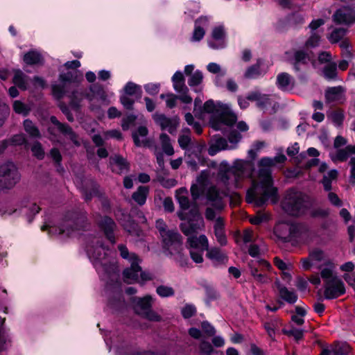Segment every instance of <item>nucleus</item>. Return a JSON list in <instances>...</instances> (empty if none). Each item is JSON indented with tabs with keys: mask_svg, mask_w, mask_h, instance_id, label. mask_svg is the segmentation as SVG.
I'll list each match as a JSON object with an SVG mask.
<instances>
[{
	"mask_svg": "<svg viewBox=\"0 0 355 355\" xmlns=\"http://www.w3.org/2000/svg\"><path fill=\"white\" fill-rule=\"evenodd\" d=\"M120 101L121 104L124 106V107L126 108L127 110H131L133 109L135 101L130 98L127 95L121 96L120 98Z\"/></svg>",
	"mask_w": 355,
	"mask_h": 355,
	"instance_id": "nucleus-63",
	"label": "nucleus"
},
{
	"mask_svg": "<svg viewBox=\"0 0 355 355\" xmlns=\"http://www.w3.org/2000/svg\"><path fill=\"white\" fill-rule=\"evenodd\" d=\"M286 159L284 155H279L273 158L263 157L259 162L257 178L252 182V186L246 193V201L254 202L257 207L263 206L270 199L272 203L278 200L277 189L273 187L271 168L278 164H283Z\"/></svg>",
	"mask_w": 355,
	"mask_h": 355,
	"instance_id": "nucleus-1",
	"label": "nucleus"
},
{
	"mask_svg": "<svg viewBox=\"0 0 355 355\" xmlns=\"http://www.w3.org/2000/svg\"><path fill=\"white\" fill-rule=\"evenodd\" d=\"M329 117L334 124L340 126L343 123L344 114L341 110H335L331 112V114L329 115Z\"/></svg>",
	"mask_w": 355,
	"mask_h": 355,
	"instance_id": "nucleus-54",
	"label": "nucleus"
},
{
	"mask_svg": "<svg viewBox=\"0 0 355 355\" xmlns=\"http://www.w3.org/2000/svg\"><path fill=\"white\" fill-rule=\"evenodd\" d=\"M278 288L280 297L286 302L293 304L297 301V295L294 291H289L285 286H279Z\"/></svg>",
	"mask_w": 355,
	"mask_h": 355,
	"instance_id": "nucleus-33",
	"label": "nucleus"
},
{
	"mask_svg": "<svg viewBox=\"0 0 355 355\" xmlns=\"http://www.w3.org/2000/svg\"><path fill=\"white\" fill-rule=\"evenodd\" d=\"M253 169L252 162L238 159L232 166L222 164L218 178L226 187H238L239 180L250 175Z\"/></svg>",
	"mask_w": 355,
	"mask_h": 355,
	"instance_id": "nucleus-2",
	"label": "nucleus"
},
{
	"mask_svg": "<svg viewBox=\"0 0 355 355\" xmlns=\"http://www.w3.org/2000/svg\"><path fill=\"white\" fill-rule=\"evenodd\" d=\"M23 126L25 132L29 135L30 137L34 139H40L42 137V135L39 128L31 120H24Z\"/></svg>",
	"mask_w": 355,
	"mask_h": 355,
	"instance_id": "nucleus-27",
	"label": "nucleus"
},
{
	"mask_svg": "<svg viewBox=\"0 0 355 355\" xmlns=\"http://www.w3.org/2000/svg\"><path fill=\"white\" fill-rule=\"evenodd\" d=\"M159 84L148 83L144 85V89L150 95H156L159 91Z\"/></svg>",
	"mask_w": 355,
	"mask_h": 355,
	"instance_id": "nucleus-62",
	"label": "nucleus"
},
{
	"mask_svg": "<svg viewBox=\"0 0 355 355\" xmlns=\"http://www.w3.org/2000/svg\"><path fill=\"white\" fill-rule=\"evenodd\" d=\"M50 121L56 126L58 130L64 137L70 139L75 146H80L78 135L73 130L71 126L67 123L60 122L55 116L50 117Z\"/></svg>",
	"mask_w": 355,
	"mask_h": 355,
	"instance_id": "nucleus-13",
	"label": "nucleus"
},
{
	"mask_svg": "<svg viewBox=\"0 0 355 355\" xmlns=\"http://www.w3.org/2000/svg\"><path fill=\"white\" fill-rule=\"evenodd\" d=\"M196 313V309L193 305L187 304L182 309V315L184 318H189Z\"/></svg>",
	"mask_w": 355,
	"mask_h": 355,
	"instance_id": "nucleus-60",
	"label": "nucleus"
},
{
	"mask_svg": "<svg viewBox=\"0 0 355 355\" xmlns=\"http://www.w3.org/2000/svg\"><path fill=\"white\" fill-rule=\"evenodd\" d=\"M187 244L189 248L201 249V251L208 250V239L204 234L198 237L196 234L187 237Z\"/></svg>",
	"mask_w": 355,
	"mask_h": 355,
	"instance_id": "nucleus-20",
	"label": "nucleus"
},
{
	"mask_svg": "<svg viewBox=\"0 0 355 355\" xmlns=\"http://www.w3.org/2000/svg\"><path fill=\"white\" fill-rule=\"evenodd\" d=\"M205 33V30L202 27L196 25V27L194 28L193 35L191 37V40L193 42H198V41L201 40L203 38Z\"/></svg>",
	"mask_w": 355,
	"mask_h": 355,
	"instance_id": "nucleus-61",
	"label": "nucleus"
},
{
	"mask_svg": "<svg viewBox=\"0 0 355 355\" xmlns=\"http://www.w3.org/2000/svg\"><path fill=\"white\" fill-rule=\"evenodd\" d=\"M318 268L321 270V277L324 279L325 284L336 279L337 277L333 275V266L329 261H324Z\"/></svg>",
	"mask_w": 355,
	"mask_h": 355,
	"instance_id": "nucleus-26",
	"label": "nucleus"
},
{
	"mask_svg": "<svg viewBox=\"0 0 355 355\" xmlns=\"http://www.w3.org/2000/svg\"><path fill=\"white\" fill-rule=\"evenodd\" d=\"M159 139L164 153L169 156L173 155L174 154V149L171 144L169 137L166 133H162L159 136Z\"/></svg>",
	"mask_w": 355,
	"mask_h": 355,
	"instance_id": "nucleus-39",
	"label": "nucleus"
},
{
	"mask_svg": "<svg viewBox=\"0 0 355 355\" xmlns=\"http://www.w3.org/2000/svg\"><path fill=\"white\" fill-rule=\"evenodd\" d=\"M282 332L288 336H293L296 340H299L302 338L303 337V330L298 329L295 328H293L291 329H283Z\"/></svg>",
	"mask_w": 355,
	"mask_h": 355,
	"instance_id": "nucleus-56",
	"label": "nucleus"
},
{
	"mask_svg": "<svg viewBox=\"0 0 355 355\" xmlns=\"http://www.w3.org/2000/svg\"><path fill=\"white\" fill-rule=\"evenodd\" d=\"M156 293L161 297H168L175 295V291L172 287L164 285L157 286Z\"/></svg>",
	"mask_w": 355,
	"mask_h": 355,
	"instance_id": "nucleus-46",
	"label": "nucleus"
},
{
	"mask_svg": "<svg viewBox=\"0 0 355 355\" xmlns=\"http://www.w3.org/2000/svg\"><path fill=\"white\" fill-rule=\"evenodd\" d=\"M110 163L112 166V171L121 174L128 171L129 164L122 156L116 155L110 158Z\"/></svg>",
	"mask_w": 355,
	"mask_h": 355,
	"instance_id": "nucleus-23",
	"label": "nucleus"
},
{
	"mask_svg": "<svg viewBox=\"0 0 355 355\" xmlns=\"http://www.w3.org/2000/svg\"><path fill=\"white\" fill-rule=\"evenodd\" d=\"M311 260L314 263L328 261L325 259V254L324 252L319 249H315L309 253Z\"/></svg>",
	"mask_w": 355,
	"mask_h": 355,
	"instance_id": "nucleus-47",
	"label": "nucleus"
},
{
	"mask_svg": "<svg viewBox=\"0 0 355 355\" xmlns=\"http://www.w3.org/2000/svg\"><path fill=\"white\" fill-rule=\"evenodd\" d=\"M26 208L25 213L30 214L28 216V220L31 223L33 218V216L37 214L40 209V208L35 203H30L28 206L24 205Z\"/></svg>",
	"mask_w": 355,
	"mask_h": 355,
	"instance_id": "nucleus-55",
	"label": "nucleus"
},
{
	"mask_svg": "<svg viewBox=\"0 0 355 355\" xmlns=\"http://www.w3.org/2000/svg\"><path fill=\"white\" fill-rule=\"evenodd\" d=\"M191 249L190 256L193 261L197 263H202L203 261L202 254L204 251H201V249Z\"/></svg>",
	"mask_w": 355,
	"mask_h": 355,
	"instance_id": "nucleus-58",
	"label": "nucleus"
},
{
	"mask_svg": "<svg viewBox=\"0 0 355 355\" xmlns=\"http://www.w3.org/2000/svg\"><path fill=\"white\" fill-rule=\"evenodd\" d=\"M206 251L207 257L211 260L223 263L227 259V256L218 248H208Z\"/></svg>",
	"mask_w": 355,
	"mask_h": 355,
	"instance_id": "nucleus-35",
	"label": "nucleus"
},
{
	"mask_svg": "<svg viewBox=\"0 0 355 355\" xmlns=\"http://www.w3.org/2000/svg\"><path fill=\"white\" fill-rule=\"evenodd\" d=\"M345 288L343 282L338 278L334 279L325 284L324 297L334 299L344 294Z\"/></svg>",
	"mask_w": 355,
	"mask_h": 355,
	"instance_id": "nucleus-14",
	"label": "nucleus"
},
{
	"mask_svg": "<svg viewBox=\"0 0 355 355\" xmlns=\"http://www.w3.org/2000/svg\"><path fill=\"white\" fill-rule=\"evenodd\" d=\"M164 248L171 254L179 253L182 246V236L176 230H171L162 236Z\"/></svg>",
	"mask_w": 355,
	"mask_h": 355,
	"instance_id": "nucleus-11",
	"label": "nucleus"
},
{
	"mask_svg": "<svg viewBox=\"0 0 355 355\" xmlns=\"http://www.w3.org/2000/svg\"><path fill=\"white\" fill-rule=\"evenodd\" d=\"M320 34L318 32H312L309 38L306 40L305 46L308 48H313L319 44L320 40Z\"/></svg>",
	"mask_w": 355,
	"mask_h": 355,
	"instance_id": "nucleus-53",
	"label": "nucleus"
},
{
	"mask_svg": "<svg viewBox=\"0 0 355 355\" xmlns=\"http://www.w3.org/2000/svg\"><path fill=\"white\" fill-rule=\"evenodd\" d=\"M85 221L86 217L83 214L68 211L64 216L59 227L43 225L42 230H45L49 228V234L70 236L73 232L84 228Z\"/></svg>",
	"mask_w": 355,
	"mask_h": 355,
	"instance_id": "nucleus-4",
	"label": "nucleus"
},
{
	"mask_svg": "<svg viewBox=\"0 0 355 355\" xmlns=\"http://www.w3.org/2000/svg\"><path fill=\"white\" fill-rule=\"evenodd\" d=\"M124 91L127 96L138 95V97L141 96V87L132 82H129L126 84L124 87Z\"/></svg>",
	"mask_w": 355,
	"mask_h": 355,
	"instance_id": "nucleus-45",
	"label": "nucleus"
},
{
	"mask_svg": "<svg viewBox=\"0 0 355 355\" xmlns=\"http://www.w3.org/2000/svg\"><path fill=\"white\" fill-rule=\"evenodd\" d=\"M286 55L296 71H301V67L307 65L310 60L309 54L304 50H295L292 56L290 52H286Z\"/></svg>",
	"mask_w": 355,
	"mask_h": 355,
	"instance_id": "nucleus-16",
	"label": "nucleus"
},
{
	"mask_svg": "<svg viewBox=\"0 0 355 355\" xmlns=\"http://www.w3.org/2000/svg\"><path fill=\"white\" fill-rule=\"evenodd\" d=\"M327 199L332 205L336 207H340L343 206V201L334 192L329 191L327 194Z\"/></svg>",
	"mask_w": 355,
	"mask_h": 355,
	"instance_id": "nucleus-57",
	"label": "nucleus"
},
{
	"mask_svg": "<svg viewBox=\"0 0 355 355\" xmlns=\"http://www.w3.org/2000/svg\"><path fill=\"white\" fill-rule=\"evenodd\" d=\"M101 228L104 231L105 234L107 239L112 243H115L114 236L113 232L116 227L114 220L107 216L103 217L99 222Z\"/></svg>",
	"mask_w": 355,
	"mask_h": 355,
	"instance_id": "nucleus-22",
	"label": "nucleus"
},
{
	"mask_svg": "<svg viewBox=\"0 0 355 355\" xmlns=\"http://www.w3.org/2000/svg\"><path fill=\"white\" fill-rule=\"evenodd\" d=\"M281 321L278 318L270 320L264 324V327L269 335V336L274 339L275 330L279 328Z\"/></svg>",
	"mask_w": 355,
	"mask_h": 355,
	"instance_id": "nucleus-42",
	"label": "nucleus"
},
{
	"mask_svg": "<svg viewBox=\"0 0 355 355\" xmlns=\"http://www.w3.org/2000/svg\"><path fill=\"white\" fill-rule=\"evenodd\" d=\"M332 355H347L350 352V347L347 343H337L331 348Z\"/></svg>",
	"mask_w": 355,
	"mask_h": 355,
	"instance_id": "nucleus-43",
	"label": "nucleus"
},
{
	"mask_svg": "<svg viewBox=\"0 0 355 355\" xmlns=\"http://www.w3.org/2000/svg\"><path fill=\"white\" fill-rule=\"evenodd\" d=\"M191 193L193 200H196L201 196H205L207 204L211 205L218 209L223 207V193L220 192L215 185L206 184V179L201 175L197 179V183L191 187Z\"/></svg>",
	"mask_w": 355,
	"mask_h": 355,
	"instance_id": "nucleus-3",
	"label": "nucleus"
},
{
	"mask_svg": "<svg viewBox=\"0 0 355 355\" xmlns=\"http://www.w3.org/2000/svg\"><path fill=\"white\" fill-rule=\"evenodd\" d=\"M172 82L173 88L178 93H189V89L185 85L184 75L181 71H176L173 74Z\"/></svg>",
	"mask_w": 355,
	"mask_h": 355,
	"instance_id": "nucleus-25",
	"label": "nucleus"
},
{
	"mask_svg": "<svg viewBox=\"0 0 355 355\" xmlns=\"http://www.w3.org/2000/svg\"><path fill=\"white\" fill-rule=\"evenodd\" d=\"M73 80V75L72 72H67L61 73L59 76V80L60 82L58 85H53L52 86V92L54 97L57 99L62 98L69 84L72 83Z\"/></svg>",
	"mask_w": 355,
	"mask_h": 355,
	"instance_id": "nucleus-15",
	"label": "nucleus"
},
{
	"mask_svg": "<svg viewBox=\"0 0 355 355\" xmlns=\"http://www.w3.org/2000/svg\"><path fill=\"white\" fill-rule=\"evenodd\" d=\"M222 107L216 105L212 100L207 101L203 105V110L209 114H213L215 116L219 113Z\"/></svg>",
	"mask_w": 355,
	"mask_h": 355,
	"instance_id": "nucleus-44",
	"label": "nucleus"
},
{
	"mask_svg": "<svg viewBox=\"0 0 355 355\" xmlns=\"http://www.w3.org/2000/svg\"><path fill=\"white\" fill-rule=\"evenodd\" d=\"M135 312L151 321H160L161 316L152 310L153 298L150 295L133 299Z\"/></svg>",
	"mask_w": 355,
	"mask_h": 355,
	"instance_id": "nucleus-8",
	"label": "nucleus"
},
{
	"mask_svg": "<svg viewBox=\"0 0 355 355\" xmlns=\"http://www.w3.org/2000/svg\"><path fill=\"white\" fill-rule=\"evenodd\" d=\"M263 62L261 60L259 59L257 61V63L249 67L244 74L245 78L251 79V78H255L261 75V65L262 64Z\"/></svg>",
	"mask_w": 355,
	"mask_h": 355,
	"instance_id": "nucleus-38",
	"label": "nucleus"
},
{
	"mask_svg": "<svg viewBox=\"0 0 355 355\" xmlns=\"http://www.w3.org/2000/svg\"><path fill=\"white\" fill-rule=\"evenodd\" d=\"M86 250L96 268H101L105 272L112 270L113 264L107 257V250L104 247L101 238H91L86 246Z\"/></svg>",
	"mask_w": 355,
	"mask_h": 355,
	"instance_id": "nucleus-5",
	"label": "nucleus"
},
{
	"mask_svg": "<svg viewBox=\"0 0 355 355\" xmlns=\"http://www.w3.org/2000/svg\"><path fill=\"white\" fill-rule=\"evenodd\" d=\"M139 261L137 256L132 253L130 257L131 266L125 269L123 272L124 281L126 283L132 284L137 281L139 277L142 281L151 279L149 273L141 271V268L139 266Z\"/></svg>",
	"mask_w": 355,
	"mask_h": 355,
	"instance_id": "nucleus-10",
	"label": "nucleus"
},
{
	"mask_svg": "<svg viewBox=\"0 0 355 355\" xmlns=\"http://www.w3.org/2000/svg\"><path fill=\"white\" fill-rule=\"evenodd\" d=\"M24 62L28 65L42 64L43 58L37 51H30L24 55Z\"/></svg>",
	"mask_w": 355,
	"mask_h": 355,
	"instance_id": "nucleus-29",
	"label": "nucleus"
},
{
	"mask_svg": "<svg viewBox=\"0 0 355 355\" xmlns=\"http://www.w3.org/2000/svg\"><path fill=\"white\" fill-rule=\"evenodd\" d=\"M351 153H352L351 149H349L348 146H347L345 148L338 150L336 154L332 157V159L334 161L343 162L348 158Z\"/></svg>",
	"mask_w": 355,
	"mask_h": 355,
	"instance_id": "nucleus-50",
	"label": "nucleus"
},
{
	"mask_svg": "<svg viewBox=\"0 0 355 355\" xmlns=\"http://www.w3.org/2000/svg\"><path fill=\"white\" fill-rule=\"evenodd\" d=\"M12 82L21 90H26L27 89L28 77L20 70H17L15 72Z\"/></svg>",
	"mask_w": 355,
	"mask_h": 355,
	"instance_id": "nucleus-30",
	"label": "nucleus"
},
{
	"mask_svg": "<svg viewBox=\"0 0 355 355\" xmlns=\"http://www.w3.org/2000/svg\"><path fill=\"white\" fill-rule=\"evenodd\" d=\"M332 19L336 24L350 26L355 22V9L344 6L336 10Z\"/></svg>",
	"mask_w": 355,
	"mask_h": 355,
	"instance_id": "nucleus-12",
	"label": "nucleus"
},
{
	"mask_svg": "<svg viewBox=\"0 0 355 355\" xmlns=\"http://www.w3.org/2000/svg\"><path fill=\"white\" fill-rule=\"evenodd\" d=\"M347 29L344 28H336L333 30L331 34L327 37L331 44H336L345 38Z\"/></svg>",
	"mask_w": 355,
	"mask_h": 355,
	"instance_id": "nucleus-31",
	"label": "nucleus"
},
{
	"mask_svg": "<svg viewBox=\"0 0 355 355\" xmlns=\"http://www.w3.org/2000/svg\"><path fill=\"white\" fill-rule=\"evenodd\" d=\"M148 133V130L145 126H139L137 130L132 133V139L135 146L139 147L142 145L145 146L146 144V140H140L139 136L141 137H145L147 136Z\"/></svg>",
	"mask_w": 355,
	"mask_h": 355,
	"instance_id": "nucleus-37",
	"label": "nucleus"
},
{
	"mask_svg": "<svg viewBox=\"0 0 355 355\" xmlns=\"http://www.w3.org/2000/svg\"><path fill=\"white\" fill-rule=\"evenodd\" d=\"M208 71L211 73L217 74L216 81L218 82V77L224 76L226 73L225 70H223L220 66L215 62H211L207 66Z\"/></svg>",
	"mask_w": 355,
	"mask_h": 355,
	"instance_id": "nucleus-49",
	"label": "nucleus"
},
{
	"mask_svg": "<svg viewBox=\"0 0 355 355\" xmlns=\"http://www.w3.org/2000/svg\"><path fill=\"white\" fill-rule=\"evenodd\" d=\"M11 143L15 146H21L25 144L27 142L26 137L23 134H18L14 135L11 140Z\"/></svg>",
	"mask_w": 355,
	"mask_h": 355,
	"instance_id": "nucleus-64",
	"label": "nucleus"
},
{
	"mask_svg": "<svg viewBox=\"0 0 355 355\" xmlns=\"http://www.w3.org/2000/svg\"><path fill=\"white\" fill-rule=\"evenodd\" d=\"M324 76L327 80H334L337 78V64L335 62L327 64L323 69Z\"/></svg>",
	"mask_w": 355,
	"mask_h": 355,
	"instance_id": "nucleus-41",
	"label": "nucleus"
},
{
	"mask_svg": "<svg viewBox=\"0 0 355 355\" xmlns=\"http://www.w3.org/2000/svg\"><path fill=\"white\" fill-rule=\"evenodd\" d=\"M202 73L200 71H196L193 74L190 76V78L188 80V84L190 87L197 86L202 83Z\"/></svg>",
	"mask_w": 355,
	"mask_h": 355,
	"instance_id": "nucleus-52",
	"label": "nucleus"
},
{
	"mask_svg": "<svg viewBox=\"0 0 355 355\" xmlns=\"http://www.w3.org/2000/svg\"><path fill=\"white\" fill-rule=\"evenodd\" d=\"M149 192L148 187L140 186L132 195V198L140 206L144 205Z\"/></svg>",
	"mask_w": 355,
	"mask_h": 355,
	"instance_id": "nucleus-28",
	"label": "nucleus"
},
{
	"mask_svg": "<svg viewBox=\"0 0 355 355\" xmlns=\"http://www.w3.org/2000/svg\"><path fill=\"white\" fill-rule=\"evenodd\" d=\"M337 177L338 171L336 169L331 170L327 174L323 175L321 182L323 185L324 191H329L331 190V182L333 180H336Z\"/></svg>",
	"mask_w": 355,
	"mask_h": 355,
	"instance_id": "nucleus-32",
	"label": "nucleus"
},
{
	"mask_svg": "<svg viewBox=\"0 0 355 355\" xmlns=\"http://www.w3.org/2000/svg\"><path fill=\"white\" fill-rule=\"evenodd\" d=\"M13 109L17 114L26 116L30 112V108L19 101H15L13 103Z\"/></svg>",
	"mask_w": 355,
	"mask_h": 355,
	"instance_id": "nucleus-51",
	"label": "nucleus"
},
{
	"mask_svg": "<svg viewBox=\"0 0 355 355\" xmlns=\"http://www.w3.org/2000/svg\"><path fill=\"white\" fill-rule=\"evenodd\" d=\"M277 84L279 89L284 91L291 90L295 85L293 78L287 73L283 72L277 76Z\"/></svg>",
	"mask_w": 355,
	"mask_h": 355,
	"instance_id": "nucleus-24",
	"label": "nucleus"
},
{
	"mask_svg": "<svg viewBox=\"0 0 355 355\" xmlns=\"http://www.w3.org/2000/svg\"><path fill=\"white\" fill-rule=\"evenodd\" d=\"M247 99L250 101H256L257 107L261 109H265L271 105L270 96L261 94L257 91L249 93L247 96Z\"/></svg>",
	"mask_w": 355,
	"mask_h": 355,
	"instance_id": "nucleus-21",
	"label": "nucleus"
},
{
	"mask_svg": "<svg viewBox=\"0 0 355 355\" xmlns=\"http://www.w3.org/2000/svg\"><path fill=\"white\" fill-rule=\"evenodd\" d=\"M33 155L38 159H43L44 157V150L40 142L36 141L33 142L31 146Z\"/></svg>",
	"mask_w": 355,
	"mask_h": 355,
	"instance_id": "nucleus-48",
	"label": "nucleus"
},
{
	"mask_svg": "<svg viewBox=\"0 0 355 355\" xmlns=\"http://www.w3.org/2000/svg\"><path fill=\"white\" fill-rule=\"evenodd\" d=\"M155 122L158 124L162 130H167L169 133L174 134L178 125L177 118H168L166 115L155 113L153 116Z\"/></svg>",
	"mask_w": 355,
	"mask_h": 355,
	"instance_id": "nucleus-18",
	"label": "nucleus"
},
{
	"mask_svg": "<svg viewBox=\"0 0 355 355\" xmlns=\"http://www.w3.org/2000/svg\"><path fill=\"white\" fill-rule=\"evenodd\" d=\"M345 89L343 86L327 87L324 92L327 103H343L345 101Z\"/></svg>",
	"mask_w": 355,
	"mask_h": 355,
	"instance_id": "nucleus-17",
	"label": "nucleus"
},
{
	"mask_svg": "<svg viewBox=\"0 0 355 355\" xmlns=\"http://www.w3.org/2000/svg\"><path fill=\"white\" fill-rule=\"evenodd\" d=\"M216 117L218 118V121L212 122V127L215 130L219 129V123L231 126L236 121V116L227 109H225L223 107L221 108Z\"/></svg>",
	"mask_w": 355,
	"mask_h": 355,
	"instance_id": "nucleus-19",
	"label": "nucleus"
},
{
	"mask_svg": "<svg viewBox=\"0 0 355 355\" xmlns=\"http://www.w3.org/2000/svg\"><path fill=\"white\" fill-rule=\"evenodd\" d=\"M199 348L200 353L204 354L205 355H211L214 351L211 344L208 341L205 340H202L200 342Z\"/></svg>",
	"mask_w": 355,
	"mask_h": 355,
	"instance_id": "nucleus-59",
	"label": "nucleus"
},
{
	"mask_svg": "<svg viewBox=\"0 0 355 355\" xmlns=\"http://www.w3.org/2000/svg\"><path fill=\"white\" fill-rule=\"evenodd\" d=\"M20 179V173L12 162L1 165V190L12 189Z\"/></svg>",
	"mask_w": 355,
	"mask_h": 355,
	"instance_id": "nucleus-9",
	"label": "nucleus"
},
{
	"mask_svg": "<svg viewBox=\"0 0 355 355\" xmlns=\"http://www.w3.org/2000/svg\"><path fill=\"white\" fill-rule=\"evenodd\" d=\"M227 147V142L225 139L223 137L216 138L214 143L209 148V154L210 155H214L218 151L225 150Z\"/></svg>",
	"mask_w": 355,
	"mask_h": 355,
	"instance_id": "nucleus-36",
	"label": "nucleus"
},
{
	"mask_svg": "<svg viewBox=\"0 0 355 355\" xmlns=\"http://www.w3.org/2000/svg\"><path fill=\"white\" fill-rule=\"evenodd\" d=\"M88 94L85 91L76 90L73 91L70 96L71 102L70 105L74 108L78 109L80 107V103L83 99L87 97Z\"/></svg>",
	"mask_w": 355,
	"mask_h": 355,
	"instance_id": "nucleus-34",
	"label": "nucleus"
},
{
	"mask_svg": "<svg viewBox=\"0 0 355 355\" xmlns=\"http://www.w3.org/2000/svg\"><path fill=\"white\" fill-rule=\"evenodd\" d=\"M178 216L181 220L180 229L187 237L196 234L204 227V220L197 207L191 208L188 212L178 211Z\"/></svg>",
	"mask_w": 355,
	"mask_h": 355,
	"instance_id": "nucleus-6",
	"label": "nucleus"
},
{
	"mask_svg": "<svg viewBox=\"0 0 355 355\" xmlns=\"http://www.w3.org/2000/svg\"><path fill=\"white\" fill-rule=\"evenodd\" d=\"M306 196L302 192L289 190L282 202V209L293 216L303 215L308 209Z\"/></svg>",
	"mask_w": 355,
	"mask_h": 355,
	"instance_id": "nucleus-7",
	"label": "nucleus"
},
{
	"mask_svg": "<svg viewBox=\"0 0 355 355\" xmlns=\"http://www.w3.org/2000/svg\"><path fill=\"white\" fill-rule=\"evenodd\" d=\"M178 141L182 149L185 150L189 147L191 142V131L189 128H184L182 130Z\"/></svg>",
	"mask_w": 355,
	"mask_h": 355,
	"instance_id": "nucleus-40",
	"label": "nucleus"
}]
</instances>
